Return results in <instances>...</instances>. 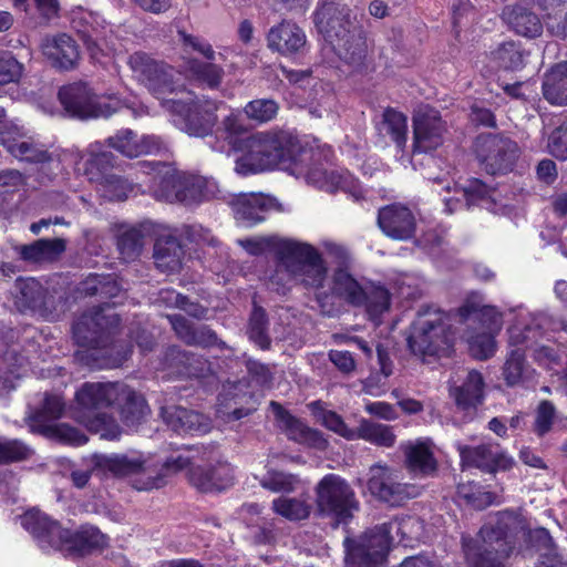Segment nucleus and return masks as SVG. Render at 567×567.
<instances>
[{"label": "nucleus", "instance_id": "6e6552de", "mask_svg": "<svg viewBox=\"0 0 567 567\" xmlns=\"http://www.w3.org/2000/svg\"><path fill=\"white\" fill-rule=\"evenodd\" d=\"M513 516L499 513L496 520L488 522L480 530V539L467 542L463 539L466 559L475 567H496L505 560L513 550L508 534L509 522Z\"/></svg>", "mask_w": 567, "mask_h": 567}, {"label": "nucleus", "instance_id": "20e7f679", "mask_svg": "<svg viewBox=\"0 0 567 567\" xmlns=\"http://www.w3.org/2000/svg\"><path fill=\"white\" fill-rule=\"evenodd\" d=\"M508 329V347L506 360L502 368V377L507 386H528L535 380V370L526 362L525 352L538 343L543 336V326L547 321L544 312L527 313Z\"/></svg>", "mask_w": 567, "mask_h": 567}, {"label": "nucleus", "instance_id": "cd10ccee", "mask_svg": "<svg viewBox=\"0 0 567 567\" xmlns=\"http://www.w3.org/2000/svg\"><path fill=\"white\" fill-rule=\"evenodd\" d=\"M21 525L34 537L42 549L58 550L62 538L68 535V529L63 528L58 520L51 519L37 509L27 512L21 517Z\"/></svg>", "mask_w": 567, "mask_h": 567}, {"label": "nucleus", "instance_id": "a211bd4d", "mask_svg": "<svg viewBox=\"0 0 567 567\" xmlns=\"http://www.w3.org/2000/svg\"><path fill=\"white\" fill-rule=\"evenodd\" d=\"M63 411L64 402L61 396L45 394L42 406L29 417L31 431L47 436L58 437L60 441L75 446L85 444L87 437L80 430L66 424L51 425L47 423L60 419Z\"/></svg>", "mask_w": 567, "mask_h": 567}, {"label": "nucleus", "instance_id": "f8f14e48", "mask_svg": "<svg viewBox=\"0 0 567 567\" xmlns=\"http://www.w3.org/2000/svg\"><path fill=\"white\" fill-rule=\"evenodd\" d=\"M316 504L319 516L333 527L348 525L360 508L355 492L337 474L324 475L316 486Z\"/></svg>", "mask_w": 567, "mask_h": 567}, {"label": "nucleus", "instance_id": "de8ad7c7", "mask_svg": "<svg viewBox=\"0 0 567 567\" xmlns=\"http://www.w3.org/2000/svg\"><path fill=\"white\" fill-rule=\"evenodd\" d=\"M286 439L318 450L327 447L322 435L286 412Z\"/></svg>", "mask_w": 567, "mask_h": 567}, {"label": "nucleus", "instance_id": "dca6fc26", "mask_svg": "<svg viewBox=\"0 0 567 567\" xmlns=\"http://www.w3.org/2000/svg\"><path fill=\"white\" fill-rule=\"evenodd\" d=\"M394 539L385 524L378 525L367 530L359 542L346 537V567H371L382 564Z\"/></svg>", "mask_w": 567, "mask_h": 567}, {"label": "nucleus", "instance_id": "6ab92c4d", "mask_svg": "<svg viewBox=\"0 0 567 567\" xmlns=\"http://www.w3.org/2000/svg\"><path fill=\"white\" fill-rule=\"evenodd\" d=\"M474 150L481 164L492 175L512 171L519 153L516 142L496 134L478 135Z\"/></svg>", "mask_w": 567, "mask_h": 567}, {"label": "nucleus", "instance_id": "2f4dec72", "mask_svg": "<svg viewBox=\"0 0 567 567\" xmlns=\"http://www.w3.org/2000/svg\"><path fill=\"white\" fill-rule=\"evenodd\" d=\"M106 141L110 147L131 158L153 154L159 151L162 146L159 137L155 135H143L138 137L132 130L121 131Z\"/></svg>", "mask_w": 567, "mask_h": 567}, {"label": "nucleus", "instance_id": "58836bf2", "mask_svg": "<svg viewBox=\"0 0 567 567\" xmlns=\"http://www.w3.org/2000/svg\"><path fill=\"white\" fill-rule=\"evenodd\" d=\"M66 248V243L62 238L38 239L29 245L17 247L20 258L28 262L40 264L52 261L61 256Z\"/></svg>", "mask_w": 567, "mask_h": 567}, {"label": "nucleus", "instance_id": "5fc2aeb1", "mask_svg": "<svg viewBox=\"0 0 567 567\" xmlns=\"http://www.w3.org/2000/svg\"><path fill=\"white\" fill-rule=\"evenodd\" d=\"M286 78L289 83L293 86L290 92L291 96L301 97L302 102L307 103L315 100L316 92L315 86L317 85L316 79L309 71H286Z\"/></svg>", "mask_w": 567, "mask_h": 567}, {"label": "nucleus", "instance_id": "8fccbe9b", "mask_svg": "<svg viewBox=\"0 0 567 567\" xmlns=\"http://www.w3.org/2000/svg\"><path fill=\"white\" fill-rule=\"evenodd\" d=\"M529 539L536 543L537 549H545L540 554V560L536 567H567V563L563 560L555 548L553 547V539L545 528H538L529 533Z\"/></svg>", "mask_w": 567, "mask_h": 567}, {"label": "nucleus", "instance_id": "4c0bfd02", "mask_svg": "<svg viewBox=\"0 0 567 567\" xmlns=\"http://www.w3.org/2000/svg\"><path fill=\"white\" fill-rule=\"evenodd\" d=\"M165 363L168 368L176 369L192 378H204L210 372V364L207 360L175 346L166 350Z\"/></svg>", "mask_w": 567, "mask_h": 567}, {"label": "nucleus", "instance_id": "603ef678", "mask_svg": "<svg viewBox=\"0 0 567 567\" xmlns=\"http://www.w3.org/2000/svg\"><path fill=\"white\" fill-rule=\"evenodd\" d=\"M3 145L11 155L21 161L44 163L50 159V155L43 146L30 141H6Z\"/></svg>", "mask_w": 567, "mask_h": 567}, {"label": "nucleus", "instance_id": "f03ea898", "mask_svg": "<svg viewBox=\"0 0 567 567\" xmlns=\"http://www.w3.org/2000/svg\"><path fill=\"white\" fill-rule=\"evenodd\" d=\"M313 21L340 59L357 64L365 58L364 32L347 4L324 0L318 6Z\"/></svg>", "mask_w": 567, "mask_h": 567}, {"label": "nucleus", "instance_id": "864d4df0", "mask_svg": "<svg viewBox=\"0 0 567 567\" xmlns=\"http://www.w3.org/2000/svg\"><path fill=\"white\" fill-rule=\"evenodd\" d=\"M311 406L313 414L322 425L347 440H355V429L349 427L340 415L324 409L320 402H313Z\"/></svg>", "mask_w": 567, "mask_h": 567}, {"label": "nucleus", "instance_id": "423d86ee", "mask_svg": "<svg viewBox=\"0 0 567 567\" xmlns=\"http://www.w3.org/2000/svg\"><path fill=\"white\" fill-rule=\"evenodd\" d=\"M453 344L450 317L433 307L422 308L411 324L408 346L416 355L446 354Z\"/></svg>", "mask_w": 567, "mask_h": 567}, {"label": "nucleus", "instance_id": "72a5a7b5", "mask_svg": "<svg viewBox=\"0 0 567 567\" xmlns=\"http://www.w3.org/2000/svg\"><path fill=\"white\" fill-rule=\"evenodd\" d=\"M484 388L482 373L470 370L460 385H450V395L460 410L476 409L484 400Z\"/></svg>", "mask_w": 567, "mask_h": 567}, {"label": "nucleus", "instance_id": "4d7b16f0", "mask_svg": "<svg viewBox=\"0 0 567 567\" xmlns=\"http://www.w3.org/2000/svg\"><path fill=\"white\" fill-rule=\"evenodd\" d=\"M144 464V461L140 456H130L127 454H115L105 460L106 468L120 476L136 473L146 475Z\"/></svg>", "mask_w": 567, "mask_h": 567}, {"label": "nucleus", "instance_id": "473e14b6", "mask_svg": "<svg viewBox=\"0 0 567 567\" xmlns=\"http://www.w3.org/2000/svg\"><path fill=\"white\" fill-rule=\"evenodd\" d=\"M309 485L293 474H286V519L302 520L309 517L311 504Z\"/></svg>", "mask_w": 567, "mask_h": 567}, {"label": "nucleus", "instance_id": "c03bdc74", "mask_svg": "<svg viewBox=\"0 0 567 567\" xmlns=\"http://www.w3.org/2000/svg\"><path fill=\"white\" fill-rule=\"evenodd\" d=\"M379 133L389 136L399 150H403L408 141V118L393 109L383 112L382 121L378 126Z\"/></svg>", "mask_w": 567, "mask_h": 567}, {"label": "nucleus", "instance_id": "412c9836", "mask_svg": "<svg viewBox=\"0 0 567 567\" xmlns=\"http://www.w3.org/2000/svg\"><path fill=\"white\" fill-rule=\"evenodd\" d=\"M14 306L22 313H38L47 320H54L60 299L58 300L37 279L19 278L16 280Z\"/></svg>", "mask_w": 567, "mask_h": 567}, {"label": "nucleus", "instance_id": "4be33fe9", "mask_svg": "<svg viewBox=\"0 0 567 567\" xmlns=\"http://www.w3.org/2000/svg\"><path fill=\"white\" fill-rule=\"evenodd\" d=\"M424 177L437 185L447 195L443 197L444 210L447 214L458 212L463 208H470L488 198H492L493 189L480 179L468 181L466 186L458 187L455 184L451 186V182L440 177L425 174Z\"/></svg>", "mask_w": 567, "mask_h": 567}, {"label": "nucleus", "instance_id": "774afa93", "mask_svg": "<svg viewBox=\"0 0 567 567\" xmlns=\"http://www.w3.org/2000/svg\"><path fill=\"white\" fill-rule=\"evenodd\" d=\"M246 132V126L243 120L236 114H229L221 122V127L218 130L221 136L228 141L229 145L237 146V137Z\"/></svg>", "mask_w": 567, "mask_h": 567}, {"label": "nucleus", "instance_id": "9d476101", "mask_svg": "<svg viewBox=\"0 0 567 567\" xmlns=\"http://www.w3.org/2000/svg\"><path fill=\"white\" fill-rule=\"evenodd\" d=\"M116 382H85L75 393L71 415L90 431L110 427L114 420L107 412L116 399Z\"/></svg>", "mask_w": 567, "mask_h": 567}, {"label": "nucleus", "instance_id": "39448f33", "mask_svg": "<svg viewBox=\"0 0 567 567\" xmlns=\"http://www.w3.org/2000/svg\"><path fill=\"white\" fill-rule=\"evenodd\" d=\"M329 298L326 310L333 311V299L343 300L352 306H365L369 318L377 324L380 317L390 308V293L382 286L371 285L363 288L346 269L339 268L333 272L331 285L327 290Z\"/></svg>", "mask_w": 567, "mask_h": 567}, {"label": "nucleus", "instance_id": "f257e3e1", "mask_svg": "<svg viewBox=\"0 0 567 567\" xmlns=\"http://www.w3.org/2000/svg\"><path fill=\"white\" fill-rule=\"evenodd\" d=\"M330 147L318 151L309 146L299 136L286 133V173L303 176L309 184L319 189L333 193L342 190L355 200L363 198L359 182L347 169H326L319 166L321 158L329 161Z\"/></svg>", "mask_w": 567, "mask_h": 567}, {"label": "nucleus", "instance_id": "c85d7f7f", "mask_svg": "<svg viewBox=\"0 0 567 567\" xmlns=\"http://www.w3.org/2000/svg\"><path fill=\"white\" fill-rule=\"evenodd\" d=\"M189 484L202 493H218L233 485V468L228 463L192 465L187 472Z\"/></svg>", "mask_w": 567, "mask_h": 567}, {"label": "nucleus", "instance_id": "bf43d9fd", "mask_svg": "<svg viewBox=\"0 0 567 567\" xmlns=\"http://www.w3.org/2000/svg\"><path fill=\"white\" fill-rule=\"evenodd\" d=\"M279 109V104L274 100L257 99L248 102L244 107V112L247 118L257 124H264L275 118Z\"/></svg>", "mask_w": 567, "mask_h": 567}, {"label": "nucleus", "instance_id": "e2e57ef3", "mask_svg": "<svg viewBox=\"0 0 567 567\" xmlns=\"http://www.w3.org/2000/svg\"><path fill=\"white\" fill-rule=\"evenodd\" d=\"M96 184L101 196L111 202L126 199L131 190L128 183L115 174L99 181Z\"/></svg>", "mask_w": 567, "mask_h": 567}, {"label": "nucleus", "instance_id": "7c9ffc66", "mask_svg": "<svg viewBox=\"0 0 567 567\" xmlns=\"http://www.w3.org/2000/svg\"><path fill=\"white\" fill-rule=\"evenodd\" d=\"M378 225L385 236L396 240H408L413 237L416 223L410 208L392 204L379 210Z\"/></svg>", "mask_w": 567, "mask_h": 567}, {"label": "nucleus", "instance_id": "c9c22d12", "mask_svg": "<svg viewBox=\"0 0 567 567\" xmlns=\"http://www.w3.org/2000/svg\"><path fill=\"white\" fill-rule=\"evenodd\" d=\"M61 543L58 550L85 555L94 549L103 548L107 544V537L96 527L83 526L76 532L68 529V535L62 538Z\"/></svg>", "mask_w": 567, "mask_h": 567}, {"label": "nucleus", "instance_id": "6e6d98bb", "mask_svg": "<svg viewBox=\"0 0 567 567\" xmlns=\"http://www.w3.org/2000/svg\"><path fill=\"white\" fill-rule=\"evenodd\" d=\"M143 249V234L136 228L127 229L117 237V250L121 259L130 262L137 259Z\"/></svg>", "mask_w": 567, "mask_h": 567}, {"label": "nucleus", "instance_id": "3c124183", "mask_svg": "<svg viewBox=\"0 0 567 567\" xmlns=\"http://www.w3.org/2000/svg\"><path fill=\"white\" fill-rule=\"evenodd\" d=\"M457 497L465 505L474 509H484L492 505L495 495L488 491H484L482 486L474 482L460 483L457 486Z\"/></svg>", "mask_w": 567, "mask_h": 567}, {"label": "nucleus", "instance_id": "13d9d810", "mask_svg": "<svg viewBox=\"0 0 567 567\" xmlns=\"http://www.w3.org/2000/svg\"><path fill=\"white\" fill-rule=\"evenodd\" d=\"M495 60L505 70H519L524 66L526 52L515 42L503 43L495 52Z\"/></svg>", "mask_w": 567, "mask_h": 567}, {"label": "nucleus", "instance_id": "a878e982", "mask_svg": "<svg viewBox=\"0 0 567 567\" xmlns=\"http://www.w3.org/2000/svg\"><path fill=\"white\" fill-rule=\"evenodd\" d=\"M236 243L250 256H265L267 259H271L275 269L270 274L266 272L265 277L268 278L270 286L279 291L282 286L284 238L279 235H270L240 238Z\"/></svg>", "mask_w": 567, "mask_h": 567}, {"label": "nucleus", "instance_id": "052dcab7", "mask_svg": "<svg viewBox=\"0 0 567 567\" xmlns=\"http://www.w3.org/2000/svg\"><path fill=\"white\" fill-rule=\"evenodd\" d=\"M265 468L266 472L259 477L260 485L271 492H280L284 488V456L271 455Z\"/></svg>", "mask_w": 567, "mask_h": 567}, {"label": "nucleus", "instance_id": "680f3d73", "mask_svg": "<svg viewBox=\"0 0 567 567\" xmlns=\"http://www.w3.org/2000/svg\"><path fill=\"white\" fill-rule=\"evenodd\" d=\"M31 454V447L21 440H0V464L21 462L29 458Z\"/></svg>", "mask_w": 567, "mask_h": 567}, {"label": "nucleus", "instance_id": "a19ab883", "mask_svg": "<svg viewBox=\"0 0 567 567\" xmlns=\"http://www.w3.org/2000/svg\"><path fill=\"white\" fill-rule=\"evenodd\" d=\"M502 17L503 20L520 35L536 38L542 34L543 23L539 18L520 6L505 7Z\"/></svg>", "mask_w": 567, "mask_h": 567}, {"label": "nucleus", "instance_id": "1a4fd4ad", "mask_svg": "<svg viewBox=\"0 0 567 567\" xmlns=\"http://www.w3.org/2000/svg\"><path fill=\"white\" fill-rule=\"evenodd\" d=\"M290 272L309 289H313L316 299L323 313L328 303V268L321 255L312 246L286 238V274Z\"/></svg>", "mask_w": 567, "mask_h": 567}, {"label": "nucleus", "instance_id": "aec40b11", "mask_svg": "<svg viewBox=\"0 0 567 567\" xmlns=\"http://www.w3.org/2000/svg\"><path fill=\"white\" fill-rule=\"evenodd\" d=\"M127 64L134 78L157 97L174 92L175 71L171 65L157 61L142 51L132 53Z\"/></svg>", "mask_w": 567, "mask_h": 567}, {"label": "nucleus", "instance_id": "0e129e2a", "mask_svg": "<svg viewBox=\"0 0 567 567\" xmlns=\"http://www.w3.org/2000/svg\"><path fill=\"white\" fill-rule=\"evenodd\" d=\"M266 328L267 319L265 310L260 307H255L249 320L248 334L249 339L261 349H267L270 343Z\"/></svg>", "mask_w": 567, "mask_h": 567}, {"label": "nucleus", "instance_id": "a18cd8bd", "mask_svg": "<svg viewBox=\"0 0 567 567\" xmlns=\"http://www.w3.org/2000/svg\"><path fill=\"white\" fill-rule=\"evenodd\" d=\"M354 435L355 440H364L380 447H392L396 441L392 426L365 419L360 421Z\"/></svg>", "mask_w": 567, "mask_h": 567}, {"label": "nucleus", "instance_id": "49530a36", "mask_svg": "<svg viewBox=\"0 0 567 567\" xmlns=\"http://www.w3.org/2000/svg\"><path fill=\"white\" fill-rule=\"evenodd\" d=\"M114 166V155L109 151H101L97 145H91L89 157L84 163V174L92 183L112 176L111 169Z\"/></svg>", "mask_w": 567, "mask_h": 567}, {"label": "nucleus", "instance_id": "f704fd0d", "mask_svg": "<svg viewBox=\"0 0 567 567\" xmlns=\"http://www.w3.org/2000/svg\"><path fill=\"white\" fill-rule=\"evenodd\" d=\"M153 256L161 271L176 272L182 268L185 248L175 235H161L154 244Z\"/></svg>", "mask_w": 567, "mask_h": 567}, {"label": "nucleus", "instance_id": "ea45409f", "mask_svg": "<svg viewBox=\"0 0 567 567\" xmlns=\"http://www.w3.org/2000/svg\"><path fill=\"white\" fill-rule=\"evenodd\" d=\"M161 417L173 431L178 433L203 431L207 426L202 414L178 405L162 406Z\"/></svg>", "mask_w": 567, "mask_h": 567}, {"label": "nucleus", "instance_id": "c756f323", "mask_svg": "<svg viewBox=\"0 0 567 567\" xmlns=\"http://www.w3.org/2000/svg\"><path fill=\"white\" fill-rule=\"evenodd\" d=\"M40 48L42 54L50 61L51 65L59 70H73L80 60L79 45L76 41L66 33L44 37Z\"/></svg>", "mask_w": 567, "mask_h": 567}, {"label": "nucleus", "instance_id": "79ce46f5", "mask_svg": "<svg viewBox=\"0 0 567 567\" xmlns=\"http://www.w3.org/2000/svg\"><path fill=\"white\" fill-rule=\"evenodd\" d=\"M543 95L553 105H567V62L556 64L545 74Z\"/></svg>", "mask_w": 567, "mask_h": 567}, {"label": "nucleus", "instance_id": "393cba45", "mask_svg": "<svg viewBox=\"0 0 567 567\" xmlns=\"http://www.w3.org/2000/svg\"><path fill=\"white\" fill-rule=\"evenodd\" d=\"M231 207L235 219L245 227H252L281 209L277 198L264 193L239 194L233 198Z\"/></svg>", "mask_w": 567, "mask_h": 567}, {"label": "nucleus", "instance_id": "09e8293b", "mask_svg": "<svg viewBox=\"0 0 567 567\" xmlns=\"http://www.w3.org/2000/svg\"><path fill=\"white\" fill-rule=\"evenodd\" d=\"M390 535H396L400 543L408 545L409 542L420 539L423 533V522L416 516L396 517L384 523Z\"/></svg>", "mask_w": 567, "mask_h": 567}, {"label": "nucleus", "instance_id": "9b49d317", "mask_svg": "<svg viewBox=\"0 0 567 567\" xmlns=\"http://www.w3.org/2000/svg\"><path fill=\"white\" fill-rule=\"evenodd\" d=\"M243 154L235 161V172L240 176L276 168L284 159L281 130L259 132L240 141Z\"/></svg>", "mask_w": 567, "mask_h": 567}, {"label": "nucleus", "instance_id": "4468645a", "mask_svg": "<svg viewBox=\"0 0 567 567\" xmlns=\"http://www.w3.org/2000/svg\"><path fill=\"white\" fill-rule=\"evenodd\" d=\"M458 315L463 320L478 321L482 331L468 332L466 341L471 354L478 360H486L496 352L495 336L502 328L501 313L491 306L467 300L460 309Z\"/></svg>", "mask_w": 567, "mask_h": 567}, {"label": "nucleus", "instance_id": "ddd939ff", "mask_svg": "<svg viewBox=\"0 0 567 567\" xmlns=\"http://www.w3.org/2000/svg\"><path fill=\"white\" fill-rule=\"evenodd\" d=\"M165 106L173 123L189 136L205 137L212 134L216 123L218 104L215 101L197 99L188 94L185 99H169Z\"/></svg>", "mask_w": 567, "mask_h": 567}, {"label": "nucleus", "instance_id": "5701e85b", "mask_svg": "<svg viewBox=\"0 0 567 567\" xmlns=\"http://www.w3.org/2000/svg\"><path fill=\"white\" fill-rule=\"evenodd\" d=\"M460 454L462 468H478L486 473L506 471L512 467L514 460L497 444L485 443L477 446L455 443Z\"/></svg>", "mask_w": 567, "mask_h": 567}, {"label": "nucleus", "instance_id": "7ed1b4c3", "mask_svg": "<svg viewBox=\"0 0 567 567\" xmlns=\"http://www.w3.org/2000/svg\"><path fill=\"white\" fill-rule=\"evenodd\" d=\"M120 317L114 309L105 303L104 306L94 307L83 312L73 324V338L75 342L83 348L87 358H91L95 365L102 368L104 365H115L125 360L131 352V347L120 351L117 358L111 363H100V360L111 359L113 352L117 348L115 336L120 327Z\"/></svg>", "mask_w": 567, "mask_h": 567}, {"label": "nucleus", "instance_id": "b1692460", "mask_svg": "<svg viewBox=\"0 0 567 567\" xmlns=\"http://www.w3.org/2000/svg\"><path fill=\"white\" fill-rule=\"evenodd\" d=\"M445 123L432 109L417 111L413 117V154H430L443 145Z\"/></svg>", "mask_w": 567, "mask_h": 567}, {"label": "nucleus", "instance_id": "338daca9", "mask_svg": "<svg viewBox=\"0 0 567 567\" xmlns=\"http://www.w3.org/2000/svg\"><path fill=\"white\" fill-rule=\"evenodd\" d=\"M548 152L560 161H567V120L550 133L547 144Z\"/></svg>", "mask_w": 567, "mask_h": 567}, {"label": "nucleus", "instance_id": "2eb2a0df", "mask_svg": "<svg viewBox=\"0 0 567 567\" xmlns=\"http://www.w3.org/2000/svg\"><path fill=\"white\" fill-rule=\"evenodd\" d=\"M58 96L65 112L80 120L109 117L122 110L120 100L97 96L83 82L62 86Z\"/></svg>", "mask_w": 567, "mask_h": 567}, {"label": "nucleus", "instance_id": "69168bd1", "mask_svg": "<svg viewBox=\"0 0 567 567\" xmlns=\"http://www.w3.org/2000/svg\"><path fill=\"white\" fill-rule=\"evenodd\" d=\"M23 71L24 65L10 51H0V85L18 82Z\"/></svg>", "mask_w": 567, "mask_h": 567}, {"label": "nucleus", "instance_id": "e433bc0d", "mask_svg": "<svg viewBox=\"0 0 567 567\" xmlns=\"http://www.w3.org/2000/svg\"><path fill=\"white\" fill-rule=\"evenodd\" d=\"M116 399L112 410H116L127 425H134L146 413L144 398L130 386L116 382Z\"/></svg>", "mask_w": 567, "mask_h": 567}, {"label": "nucleus", "instance_id": "0eeeda50", "mask_svg": "<svg viewBox=\"0 0 567 567\" xmlns=\"http://www.w3.org/2000/svg\"><path fill=\"white\" fill-rule=\"evenodd\" d=\"M138 165L151 167L154 172L152 193L157 200L193 205L205 198L206 182L203 177L176 171L159 162H138Z\"/></svg>", "mask_w": 567, "mask_h": 567}, {"label": "nucleus", "instance_id": "37998d69", "mask_svg": "<svg viewBox=\"0 0 567 567\" xmlns=\"http://www.w3.org/2000/svg\"><path fill=\"white\" fill-rule=\"evenodd\" d=\"M186 73L190 80L209 89H217L225 75L220 65L213 61L204 62L194 58L186 61Z\"/></svg>", "mask_w": 567, "mask_h": 567}, {"label": "nucleus", "instance_id": "bb28decb", "mask_svg": "<svg viewBox=\"0 0 567 567\" xmlns=\"http://www.w3.org/2000/svg\"><path fill=\"white\" fill-rule=\"evenodd\" d=\"M434 443L427 437H420L401 443L404 466L415 477L433 476L437 471Z\"/></svg>", "mask_w": 567, "mask_h": 567}, {"label": "nucleus", "instance_id": "f3484780", "mask_svg": "<svg viewBox=\"0 0 567 567\" xmlns=\"http://www.w3.org/2000/svg\"><path fill=\"white\" fill-rule=\"evenodd\" d=\"M367 488L377 499L392 506L415 498L421 494V487L399 481V471L386 464L377 463L369 468Z\"/></svg>", "mask_w": 567, "mask_h": 567}]
</instances>
